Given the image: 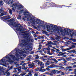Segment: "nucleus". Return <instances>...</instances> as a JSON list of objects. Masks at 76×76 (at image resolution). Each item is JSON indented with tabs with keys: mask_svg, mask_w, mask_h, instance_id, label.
<instances>
[{
	"mask_svg": "<svg viewBox=\"0 0 76 76\" xmlns=\"http://www.w3.org/2000/svg\"><path fill=\"white\" fill-rule=\"evenodd\" d=\"M22 52V53L24 52L23 51L20 50H18V51H17L16 54H15V56H13V55H10V53L0 61V64H2L3 66L6 67V65H9V64L7 63V61L10 63H13V62H15V60L18 61L19 59L20 55H19L18 53L21 54ZM5 58L7 59V61L5 59Z\"/></svg>",
	"mask_w": 76,
	"mask_h": 76,
	"instance_id": "obj_1",
	"label": "nucleus"
},
{
	"mask_svg": "<svg viewBox=\"0 0 76 76\" xmlns=\"http://www.w3.org/2000/svg\"><path fill=\"white\" fill-rule=\"evenodd\" d=\"M46 28L48 30H51L53 32H56V31L58 33H60V32L61 34L62 35H73V31L72 30H70L68 28H65L64 30L61 28L59 29L58 28V26L56 25L50 24H46Z\"/></svg>",
	"mask_w": 76,
	"mask_h": 76,
	"instance_id": "obj_2",
	"label": "nucleus"
},
{
	"mask_svg": "<svg viewBox=\"0 0 76 76\" xmlns=\"http://www.w3.org/2000/svg\"><path fill=\"white\" fill-rule=\"evenodd\" d=\"M23 15L26 16V17L27 18H28L29 16V18L27 19V20L28 21H30L33 24H38V23H39L40 20L39 19H37L32 18V17L31 16V13H30L27 12H24Z\"/></svg>",
	"mask_w": 76,
	"mask_h": 76,
	"instance_id": "obj_3",
	"label": "nucleus"
},
{
	"mask_svg": "<svg viewBox=\"0 0 76 76\" xmlns=\"http://www.w3.org/2000/svg\"><path fill=\"white\" fill-rule=\"evenodd\" d=\"M8 23L14 27H15L16 28H16V30H17L18 31H19L21 30V27L20 25H19L18 26V25L16 23V22H14V20L13 19H11L7 21Z\"/></svg>",
	"mask_w": 76,
	"mask_h": 76,
	"instance_id": "obj_4",
	"label": "nucleus"
},
{
	"mask_svg": "<svg viewBox=\"0 0 76 76\" xmlns=\"http://www.w3.org/2000/svg\"><path fill=\"white\" fill-rule=\"evenodd\" d=\"M21 42H23L24 43H21V44H22L23 46H25L26 47V48H24V49H23V51H26L28 50L31 51L32 50V48L31 47H29V42H28V41H25V40H22L21 41Z\"/></svg>",
	"mask_w": 76,
	"mask_h": 76,
	"instance_id": "obj_5",
	"label": "nucleus"
},
{
	"mask_svg": "<svg viewBox=\"0 0 76 76\" xmlns=\"http://www.w3.org/2000/svg\"><path fill=\"white\" fill-rule=\"evenodd\" d=\"M23 15H25V16H26L25 17L26 18H27V19L29 18V16H28V17H26V15H24V14H23V13H29V12H27V11H25L24 12V10H22L20 11L19 12V14H22V13H23Z\"/></svg>",
	"mask_w": 76,
	"mask_h": 76,
	"instance_id": "obj_6",
	"label": "nucleus"
},
{
	"mask_svg": "<svg viewBox=\"0 0 76 76\" xmlns=\"http://www.w3.org/2000/svg\"><path fill=\"white\" fill-rule=\"evenodd\" d=\"M3 20H8L11 18V17L9 15L5 16L2 17Z\"/></svg>",
	"mask_w": 76,
	"mask_h": 76,
	"instance_id": "obj_7",
	"label": "nucleus"
},
{
	"mask_svg": "<svg viewBox=\"0 0 76 76\" xmlns=\"http://www.w3.org/2000/svg\"><path fill=\"white\" fill-rule=\"evenodd\" d=\"M6 3H8L10 4H11L13 3V0H4Z\"/></svg>",
	"mask_w": 76,
	"mask_h": 76,
	"instance_id": "obj_8",
	"label": "nucleus"
},
{
	"mask_svg": "<svg viewBox=\"0 0 76 76\" xmlns=\"http://www.w3.org/2000/svg\"><path fill=\"white\" fill-rule=\"evenodd\" d=\"M23 8V6L20 4L17 5V9L18 10H20Z\"/></svg>",
	"mask_w": 76,
	"mask_h": 76,
	"instance_id": "obj_9",
	"label": "nucleus"
},
{
	"mask_svg": "<svg viewBox=\"0 0 76 76\" xmlns=\"http://www.w3.org/2000/svg\"><path fill=\"white\" fill-rule=\"evenodd\" d=\"M38 64L39 65H40V66H41V68H44V67L43 66H44V64H42V62H39L38 63Z\"/></svg>",
	"mask_w": 76,
	"mask_h": 76,
	"instance_id": "obj_10",
	"label": "nucleus"
},
{
	"mask_svg": "<svg viewBox=\"0 0 76 76\" xmlns=\"http://www.w3.org/2000/svg\"><path fill=\"white\" fill-rule=\"evenodd\" d=\"M12 7L14 8H15V9H18V4L16 3H15L12 5Z\"/></svg>",
	"mask_w": 76,
	"mask_h": 76,
	"instance_id": "obj_11",
	"label": "nucleus"
},
{
	"mask_svg": "<svg viewBox=\"0 0 76 76\" xmlns=\"http://www.w3.org/2000/svg\"><path fill=\"white\" fill-rule=\"evenodd\" d=\"M43 51H45L44 53H46V52H45V51L46 50H47L48 51H49V50H50V48L48 47V48H44L42 50Z\"/></svg>",
	"mask_w": 76,
	"mask_h": 76,
	"instance_id": "obj_12",
	"label": "nucleus"
},
{
	"mask_svg": "<svg viewBox=\"0 0 76 76\" xmlns=\"http://www.w3.org/2000/svg\"><path fill=\"white\" fill-rule=\"evenodd\" d=\"M43 24H44V21L41 20H40V22L39 24V26H42V25H43Z\"/></svg>",
	"mask_w": 76,
	"mask_h": 76,
	"instance_id": "obj_13",
	"label": "nucleus"
},
{
	"mask_svg": "<svg viewBox=\"0 0 76 76\" xmlns=\"http://www.w3.org/2000/svg\"><path fill=\"white\" fill-rule=\"evenodd\" d=\"M34 63H33L31 64H30L28 65L29 67L30 68H32L34 66Z\"/></svg>",
	"mask_w": 76,
	"mask_h": 76,
	"instance_id": "obj_14",
	"label": "nucleus"
},
{
	"mask_svg": "<svg viewBox=\"0 0 76 76\" xmlns=\"http://www.w3.org/2000/svg\"><path fill=\"white\" fill-rule=\"evenodd\" d=\"M53 65H51L50 66H48L47 68H46V70H50V69L48 68H52L53 67Z\"/></svg>",
	"mask_w": 76,
	"mask_h": 76,
	"instance_id": "obj_15",
	"label": "nucleus"
},
{
	"mask_svg": "<svg viewBox=\"0 0 76 76\" xmlns=\"http://www.w3.org/2000/svg\"><path fill=\"white\" fill-rule=\"evenodd\" d=\"M53 44V42H48V44H47V45L49 46V47H52V45H51V44Z\"/></svg>",
	"mask_w": 76,
	"mask_h": 76,
	"instance_id": "obj_16",
	"label": "nucleus"
},
{
	"mask_svg": "<svg viewBox=\"0 0 76 76\" xmlns=\"http://www.w3.org/2000/svg\"><path fill=\"white\" fill-rule=\"evenodd\" d=\"M70 50V48H67L64 49H62V52H64V51H69V50Z\"/></svg>",
	"mask_w": 76,
	"mask_h": 76,
	"instance_id": "obj_17",
	"label": "nucleus"
},
{
	"mask_svg": "<svg viewBox=\"0 0 76 76\" xmlns=\"http://www.w3.org/2000/svg\"><path fill=\"white\" fill-rule=\"evenodd\" d=\"M33 72V71H29V73H28V75L29 76H32V73Z\"/></svg>",
	"mask_w": 76,
	"mask_h": 76,
	"instance_id": "obj_18",
	"label": "nucleus"
},
{
	"mask_svg": "<svg viewBox=\"0 0 76 76\" xmlns=\"http://www.w3.org/2000/svg\"><path fill=\"white\" fill-rule=\"evenodd\" d=\"M57 71H58L57 70H53L52 71V72L53 74H56V72H57Z\"/></svg>",
	"mask_w": 76,
	"mask_h": 76,
	"instance_id": "obj_19",
	"label": "nucleus"
},
{
	"mask_svg": "<svg viewBox=\"0 0 76 76\" xmlns=\"http://www.w3.org/2000/svg\"><path fill=\"white\" fill-rule=\"evenodd\" d=\"M26 72H22V73L20 75V76L21 75L22 76H24V75H25L26 74Z\"/></svg>",
	"mask_w": 76,
	"mask_h": 76,
	"instance_id": "obj_20",
	"label": "nucleus"
},
{
	"mask_svg": "<svg viewBox=\"0 0 76 76\" xmlns=\"http://www.w3.org/2000/svg\"><path fill=\"white\" fill-rule=\"evenodd\" d=\"M51 60H53V61H54L55 62H56V63H58V61H57V60H56V59H54L53 58H52L51 59Z\"/></svg>",
	"mask_w": 76,
	"mask_h": 76,
	"instance_id": "obj_21",
	"label": "nucleus"
},
{
	"mask_svg": "<svg viewBox=\"0 0 76 76\" xmlns=\"http://www.w3.org/2000/svg\"><path fill=\"white\" fill-rule=\"evenodd\" d=\"M35 57L36 59H38V58H39V57L38 56V55H36L35 56Z\"/></svg>",
	"mask_w": 76,
	"mask_h": 76,
	"instance_id": "obj_22",
	"label": "nucleus"
},
{
	"mask_svg": "<svg viewBox=\"0 0 76 76\" xmlns=\"http://www.w3.org/2000/svg\"><path fill=\"white\" fill-rule=\"evenodd\" d=\"M13 69V66H12L11 67H10V68L9 69V70H7V71L6 72V73H7V72H8V71H9V70H11V69Z\"/></svg>",
	"mask_w": 76,
	"mask_h": 76,
	"instance_id": "obj_23",
	"label": "nucleus"
},
{
	"mask_svg": "<svg viewBox=\"0 0 76 76\" xmlns=\"http://www.w3.org/2000/svg\"><path fill=\"white\" fill-rule=\"evenodd\" d=\"M42 32L44 34H47V31L43 30L42 31Z\"/></svg>",
	"mask_w": 76,
	"mask_h": 76,
	"instance_id": "obj_24",
	"label": "nucleus"
},
{
	"mask_svg": "<svg viewBox=\"0 0 76 76\" xmlns=\"http://www.w3.org/2000/svg\"><path fill=\"white\" fill-rule=\"evenodd\" d=\"M47 54H49V55H52V54L50 53V50H48L47 51Z\"/></svg>",
	"mask_w": 76,
	"mask_h": 76,
	"instance_id": "obj_25",
	"label": "nucleus"
},
{
	"mask_svg": "<svg viewBox=\"0 0 76 76\" xmlns=\"http://www.w3.org/2000/svg\"><path fill=\"white\" fill-rule=\"evenodd\" d=\"M9 12L10 14L11 15L12 14V11L10 9H9Z\"/></svg>",
	"mask_w": 76,
	"mask_h": 76,
	"instance_id": "obj_26",
	"label": "nucleus"
},
{
	"mask_svg": "<svg viewBox=\"0 0 76 76\" xmlns=\"http://www.w3.org/2000/svg\"><path fill=\"white\" fill-rule=\"evenodd\" d=\"M41 46H42L41 45H39V48H38V49L39 50H40L41 48Z\"/></svg>",
	"mask_w": 76,
	"mask_h": 76,
	"instance_id": "obj_27",
	"label": "nucleus"
},
{
	"mask_svg": "<svg viewBox=\"0 0 76 76\" xmlns=\"http://www.w3.org/2000/svg\"><path fill=\"white\" fill-rule=\"evenodd\" d=\"M3 2L2 1H0V6H3Z\"/></svg>",
	"mask_w": 76,
	"mask_h": 76,
	"instance_id": "obj_28",
	"label": "nucleus"
},
{
	"mask_svg": "<svg viewBox=\"0 0 76 76\" xmlns=\"http://www.w3.org/2000/svg\"><path fill=\"white\" fill-rule=\"evenodd\" d=\"M72 66H69L66 67V69H72Z\"/></svg>",
	"mask_w": 76,
	"mask_h": 76,
	"instance_id": "obj_29",
	"label": "nucleus"
},
{
	"mask_svg": "<svg viewBox=\"0 0 76 76\" xmlns=\"http://www.w3.org/2000/svg\"><path fill=\"white\" fill-rule=\"evenodd\" d=\"M72 53H76V50H71Z\"/></svg>",
	"mask_w": 76,
	"mask_h": 76,
	"instance_id": "obj_30",
	"label": "nucleus"
},
{
	"mask_svg": "<svg viewBox=\"0 0 76 76\" xmlns=\"http://www.w3.org/2000/svg\"><path fill=\"white\" fill-rule=\"evenodd\" d=\"M29 41L30 42H34V39H31L29 40Z\"/></svg>",
	"mask_w": 76,
	"mask_h": 76,
	"instance_id": "obj_31",
	"label": "nucleus"
},
{
	"mask_svg": "<svg viewBox=\"0 0 76 76\" xmlns=\"http://www.w3.org/2000/svg\"><path fill=\"white\" fill-rule=\"evenodd\" d=\"M3 14H4V15H7V12H3Z\"/></svg>",
	"mask_w": 76,
	"mask_h": 76,
	"instance_id": "obj_32",
	"label": "nucleus"
},
{
	"mask_svg": "<svg viewBox=\"0 0 76 76\" xmlns=\"http://www.w3.org/2000/svg\"><path fill=\"white\" fill-rule=\"evenodd\" d=\"M21 16H20V15H19L18 16V19H21Z\"/></svg>",
	"mask_w": 76,
	"mask_h": 76,
	"instance_id": "obj_33",
	"label": "nucleus"
},
{
	"mask_svg": "<svg viewBox=\"0 0 76 76\" xmlns=\"http://www.w3.org/2000/svg\"><path fill=\"white\" fill-rule=\"evenodd\" d=\"M42 72H44L45 71H46V69H43L42 70Z\"/></svg>",
	"mask_w": 76,
	"mask_h": 76,
	"instance_id": "obj_34",
	"label": "nucleus"
},
{
	"mask_svg": "<svg viewBox=\"0 0 76 76\" xmlns=\"http://www.w3.org/2000/svg\"><path fill=\"white\" fill-rule=\"evenodd\" d=\"M61 72H62V71H61V70H60L59 71H57L56 72L57 73H61Z\"/></svg>",
	"mask_w": 76,
	"mask_h": 76,
	"instance_id": "obj_35",
	"label": "nucleus"
},
{
	"mask_svg": "<svg viewBox=\"0 0 76 76\" xmlns=\"http://www.w3.org/2000/svg\"><path fill=\"white\" fill-rule=\"evenodd\" d=\"M39 69L38 68H37L35 69L36 71H38L39 70Z\"/></svg>",
	"mask_w": 76,
	"mask_h": 76,
	"instance_id": "obj_36",
	"label": "nucleus"
},
{
	"mask_svg": "<svg viewBox=\"0 0 76 76\" xmlns=\"http://www.w3.org/2000/svg\"><path fill=\"white\" fill-rule=\"evenodd\" d=\"M4 16V14L3 13H1V15H0V16Z\"/></svg>",
	"mask_w": 76,
	"mask_h": 76,
	"instance_id": "obj_37",
	"label": "nucleus"
},
{
	"mask_svg": "<svg viewBox=\"0 0 76 76\" xmlns=\"http://www.w3.org/2000/svg\"><path fill=\"white\" fill-rule=\"evenodd\" d=\"M70 59V58H67L66 59L67 60H68V61H69Z\"/></svg>",
	"mask_w": 76,
	"mask_h": 76,
	"instance_id": "obj_38",
	"label": "nucleus"
},
{
	"mask_svg": "<svg viewBox=\"0 0 76 76\" xmlns=\"http://www.w3.org/2000/svg\"><path fill=\"white\" fill-rule=\"evenodd\" d=\"M34 76H38V74H37V73H35L34 74Z\"/></svg>",
	"mask_w": 76,
	"mask_h": 76,
	"instance_id": "obj_39",
	"label": "nucleus"
},
{
	"mask_svg": "<svg viewBox=\"0 0 76 76\" xmlns=\"http://www.w3.org/2000/svg\"><path fill=\"white\" fill-rule=\"evenodd\" d=\"M10 75V73H9V72H8L7 74V76H9V75Z\"/></svg>",
	"mask_w": 76,
	"mask_h": 76,
	"instance_id": "obj_40",
	"label": "nucleus"
},
{
	"mask_svg": "<svg viewBox=\"0 0 76 76\" xmlns=\"http://www.w3.org/2000/svg\"><path fill=\"white\" fill-rule=\"evenodd\" d=\"M20 69H21V66H20L19 67V69L18 70L19 72H20V71H21Z\"/></svg>",
	"mask_w": 76,
	"mask_h": 76,
	"instance_id": "obj_41",
	"label": "nucleus"
},
{
	"mask_svg": "<svg viewBox=\"0 0 76 76\" xmlns=\"http://www.w3.org/2000/svg\"><path fill=\"white\" fill-rule=\"evenodd\" d=\"M56 53H58V51H60V50L58 49H56Z\"/></svg>",
	"mask_w": 76,
	"mask_h": 76,
	"instance_id": "obj_42",
	"label": "nucleus"
},
{
	"mask_svg": "<svg viewBox=\"0 0 76 76\" xmlns=\"http://www.w3.org/2000/svg\"><path fill=\"white\" fill-rule=\"evenodd\" d=\"M23 67L25 70H26V69H27L28 68V67H26V68H25V66H24Z\"/></svg>",
	"mask_w": 76,
	"mask_h": 76,
	"instance_id": "obj_43",
	"label": "nucleus"
},
{
	"mask_svg": "<svg viewBox=\"0 0 76 76\" xmlns=\"http://www.w3.org/2000/svg\"><path fill=\"white\" fill-rule=\"evenodd\" d=\"M13 76H19V75H18L14 74Z\"/></svg>",
	"mask_w": 76,
	"mask_h": 76,
	"instance_id": "obj_44",
	"label": "nucleus"
},
{
	"mask_svg": "<svg viewBox=\"0 0 76 76\" xmlns=\"http://www.w3.org/2000/svg\"><path fill=\"white\" fill-rule=\"evenodd\" d=\"M12 9L13 12H15V8H12Z\"/></svg>",
	"mask_w": 76,
	"mask_h": 76,
	"instance_id": "obj_45",
	"label": "nucleus"
},
{
	"mask_svg": "<svg viewBox=\"0 0 76 76\" xmlns=\"http://www.w3.org/2000/svg\"><path fill=\"white\" fill-rule=\"evenodd\" d=\"M61 75H64V73L63 72H62Z\"/></svg>",
	"mask_w": 76,
	"mask_h": 76,
	"instance_id": "obj_46",
	"label": "nucleus"
},
{
	"mask_svg": "<svg viewBox=\"0 0 76 76\" xmlns=\"http://www.w3.org/2000/svg\"><path fill=\"white\" fill-rule=\"evenodd\" d=\"M64 47V46H61L60 47V48L62 50H63V48Z\"/></svg>",
	"mask_w": 76,
	"mask_h": 76,
	"instance_id": "obj_47",
	"label": "nucleus"
},
{
	"mask_svg": "<svg viewBox=\"0 0 76 76\" xmlns=\"http://www.w3.org/2000/svg\"><path fill=\"white\" fill-rule=\"evenodd\" d=\"M62 57H67V56L66 55H64L62 56Z\"/></svg>",
	"mask_w": 76,
	"mask_h": 76,
	"instance_id": "obj_48",
	"label": "nucleus"
},
{
	"mask_svg": "<svg viewBox=\"0 0 76 76\" xmlns=\"http://www.w3.org/2000/svg\"><path fill=\"white\" fill-rule=\"evenodd\" d=\"M67 52L68 53H72V50H71L70 51H68Z\"/></svg>",
	"mask_w": 76,
	"mask_h": 76,
	"instance_id": "obj_49",
	"label": "nucleus"
},
{
	"mask_svg": "<svg viewBox=\"0 0 76 76\" xmlns=\"http://www.w3.org/2000/svg\"><path fill=\"white\" fill-rule=\"evenodd\" d=\"M43 58H44V56H42V57H41L40 58V59H43Z\"/></svg>",
	"mask_w": 76,
	"mask_h": 76,
	"instance_id": "obj_50",
	"label": "nucleus"
},
{
	"mask_svg": "<svg viewBox=\"0 0 76 76\" xmlns=\"http://www.w3.org/2000/svg\"><path fill=\"white\" fill-rule=\"evenodd\" d=\"M72 70H73V69H69L68 70V71H72Z\"/></svg>",
	"mask_w": 76,
	"mask_h": 76,
	"instance_id": "obj_51",
	"label": "nucleus"
},
{
	"mask_svg": "<svg viewBox=\"0 0 76 76\" xmlns=\"http://www.w3.org/2000/svg\"><path fill=\"white\" fill-rule=\"evenodd\" d=\"M42 60H43V61H45V60H47V59H46L43 58L42 59Z\"/></svg>",
	"mask_w": 76,
	"mask_h": 76,
	"instance_id": "obj_52",
	"label": "nucleus"
},
{
	"mask_svg": "<svg viewBox=\"0 0 76 76\" xmlns=\"http://www.w3.org/2000/svg\"><path fill=\"white\" fill-rule=\"evenodd\" d=\"M37 52L38 53H41V51L40 50H38L37 51Z\"/></svg>",
	"mask_w": 76,
	"mask_h": 76,
	"instance_id": "obj_53",
	"label": "nucleus"
},
{
	"mask_svg": "<svg viewBox=\"0 0 76 76\" xmlns=\"http://www.w3.org/2000/svg\"><path fill=\"white\" fill-rule=\"evenodd\" d=\"M39 34V33H38V32L37 31L36 33H35V34L37 35V34Z\"/></svg>",
	"mask_w": 76,
	"mask_h": 76,
	"instance_id": "obj_54",
	"label": "nucleus"
},
{
	"mask_svg": "<svg viewBox=\"0 0 76 76\" xmlns=\"http://www.w3.org/2000/svg\"><path fill=\"white\" fill-rule=\"evenodd\" d=\"M25 65H26V63H24L23 64V66H25Z\"/></svg>",
	"mask_w": 76,
	"mask_h": 76,
	"instance_id": "obj_55",
	"label": "nucleus"
},
{
	"mask_svg": "<svg viewBox=\"0 0 76 76\" xmlns=\"http://www.w3.org/2000/svg\"><path fill=\"white\" fill-rule=\"evenodd\" d=\"M19 65L17 64V65H16V67H18V66H19Z\"/></svg>",
	"mask_w": 76,
	"mask_h": 76,
	"instance_id": "obj_56",
	"label": "nucleus"
},
{
	"mask_svg": "<svg viewBox=\"0 0 76 76\" xmlns=\"http://www.w3.org/2000/svg\"><path fill=\"white\" fill-rule=\"evenodd\" d=\"M41 37L42 38V39H44V37L43 36H41Z\"/></svg>",
	"mask_w": 76,
	"mask_h": 76,
	"instance_id": "obj_57",
	"label": "nucleus"
},
{
	"mask_svg": "<svg viewBox=\"0 0 76 76\" xmlns=\"http://www.w3.org/2000/svg\"><path fill=\"white\" fill-rule=\"evenodd\" d=\"M17 71L16 70H15L14 71H13V72H14V73H16V72H17Z\"/></svg>",
	"mask_w": 76,
	"mask_h": 76,
	"instance_id": "obj_58",
	"label": "nucleus"
},
{
	"mask_svg": "<svg viewBox=\"0 0 76 76\" xmlns=\"http://www.w3.org/2000/svg\"><path fill=\"white\" fill-rule=\"evenodd\" d=\"M46 65H48H48H49V63H47L46 64Z\"/></svg>",
	"mask_w": 76,
	"mask_h": 76,
	"instance_id": "obj_59",
	"label": "nucleus"
},
{
	"mask_svg": "<svg viewBox=\"0 0 76 76\" xmlns=\"http://www.w3.org/2000/svg\"><path fill=\"white\" fill-rule=\"evenodd\" d=\"M61 60H62V59H59L58 60V61H61Z\"/></svg>",
	"mask_w": 76,
	"mask_h": 76,
	"instance_id": "obj_60",
	"label": "nucleus"
},
{
	"mask_svg": "<svg viewBox=\"0 0 76 76\" xmlns=\"http://www.w3.org/2000/svg\"><path fill=\"white\" fill-rule=\"evenodd\" d=\"M52 57H53V56H50V57H49V58H52Z\"/></svg>",
	"mask_w": 76,
	"mask_h": 76,
	"instance_id": "obj_61",
	"label": "nucleus"
},
{
	"mask_svg": "<svg viewBox=\"0 0 76 76\" xmlns=\"http://www.w3.org/2000/svg\"><path fill=\"white\" fill-rule=\"evenodd\" d=\"M20 58L21 60H22L23 58L22 57H20Z\"/></svg>",
	"mask_w": 76,
	"mask_h": 76,
	"instance_id": "obj_62",
	"label": "nucleus"
},
{
	"mask_svg": "<svg viewBox=\"0 0 76 76\" xmlns=\"http://www.w3.org/2000/svg\"><path fill=\"white\" fill-rule=\"evenodd\" d=\"M73 67H76V65H74L73 66Z\"/></svg>",
	"mask_w": 76,
	"mask_h": 76,
	"instance_id": "obj_63",
	"label": "nucleus"
},
{
	"mask_svg": "<svg viewBox=\"0 0 76 76\" xmlns=\"http://www.w3.org/2000/svg\"><path fill=\"white\" fill-rule=\"evenodd\" d=\"M74 70H75V71L74 72H75V73H76V69H75Z\"/></svg>",
	"mask_w": 76,
	"mask_h": 76,
	"instance_id": "obj_64",
	"label": "nucleus"
}]
</instances>
